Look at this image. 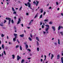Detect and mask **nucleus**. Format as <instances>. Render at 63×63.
<instances>
[{
	"instance_id": "f257e3e1",
	"label": "nucleus",
	"mask_w": 63,
	"mask_h": 63,
	"mask_svg": "<svg viewBox=\"0 0 63 63\" xmlns=\"http://www.w3.org/2000/svg\"><path fill=\"white\" fill-rule=\"evenodd\" d=\"M45 26L46 27H46V29L45 30V31L46 32H46V33L48 34V29H49V25H46Z\"/></svg>"
},
{
	"instance_id": "f03ea898",
	"label": "nucleus",
	"mask_w": 63,
	"mask_h": 63,
	"mask_svg": "<svg viewBox=\"0 0 63 63\" xmlns=\"http://www.w3.org/2000/svg\"><path fill=\"white\" fill-rule=\"evenodd\" d=\"M17 61H18L19 60V59H21V57H19V55H18L17 56Z\"/></svg>"
},
{
	"instance_id": "7ed1b4c3",
	"label": "nucleus",
	"mask_w": 63,
	"mask_h": 63,
	"mask_svg": "<svg viewBox=\"0 0 63 63\" xmlns=\"http://www.w3.org/2000/svg\"><path fill=\"white\" fill-rule=\"evenodd\" d=\"M9 20L8 24H10V23H11V18H9V19L8 20Z\"/></svg>"
},
{
	"instance_id": "20e7f679",
	"label": "nucleus",
	"mask_w": 63,
	"mask_h": 63,
	"mask_svg": "<svg viewBox=\"0 0 63 63\" xmlns=\"http://www.w3.org/2000/svg\"><path fill=\"white\" fill-rule=\"evenodd\" d=\"M28 5V7L29 8H31V3H30V2H28L27 3Z\"/></svg>"
},
{
	"instance_id": "39448f33",
	"label": "nucleus",
	"mask_w": 63,
	"mask_h": 63,
	"mask_svg": "<svg viewBox=\"0 0 63 63\" xmlns=\"http://www.w3.org/2000/svg\"><path fill=\"white\" fill-rule=\"evenodd\" d=\"M21 21V20L20 19V18H19V21H18L17 22V24H19Z\"/></svg>"
},
{
	"instance_id": "423d86ee",
	"label": "nucleus",
	"mask_w": 63,
	"mask_h": 63,
	"mask_svg": "<svg viewBox=\"0 0 63 63\" xmlns=\"http://www.w3.org/2000/svg\"><path fill=\"white\" fill-rule=\"evenodd\" d=\"M52 28L53 29L54 31H55V27L54 26H52Z\"/></svg>"
},
{
	"instance_id": "0eeeda50",
	"label": "nucleus",
	"mask_w": 63,
	"mask_h": 63,
	"mask_svg": "<svg viewBox=\"0 0 63 63\" xmlns=\"http://www.w3.org/2000/svg\"><path fill=\"white\" fill-rule=\"evenodd\" d=\"M40 13H43V9H42V8H41L40 9Z\"/></svg>"
},
{
	"instance_id": "6e6552de",
	"label": "nucleus",
	"mask_w": 63,
	"mask_h": 63,
	"mask_svg": "<svg viewBox=\"0 0 63 63\" xmlns=\"http://www.w3.org/2000/svg\"><path fill=\"white\" fill-rule=\"evenodd\" d=\"M17 34H16V33H14V36H15V38H17Z\"/></svg>"
},
{
	"instance_id": "1a4fd4ad",
	"label": "nucleus",
	"mask_w": 63,
	"mask_h": 63,
	"mask_svg": "<svg viewBox=\"0 0 63 63\" xmlns=\"http://www.w3.org/2000/svg\"><path fill=\"white\" fill-rule=\"evenodd\" d=\"M57 59H59L60 58V55H57Z\"/></svg>"
},
{
	"instance_id": "9d476101",
	"label": "nucleus",
	"mask_w": 63,
	"mask_h": 63,
	"mask_svg": "<svg viewBox=\"0 0 63 63\" xmlns=\"http://www.w3.org/2000/svg\"><path fill=\"white\" fill-rule=\"evenodd\" d=\"M12 56H13L12 58L13 59H15V55H12Z\"/></svg>"
},
{
	"instance_id": "9b49d317",
	"label": "nucleus",
	"mask_w": 63,
	"mask_h": 63,
	"mask_svg": "<svg viewBox=\"0 0 63 63\" xmlns=\"http://www.w3.org/2000/svg\"><path fill=\"white\" fill-rule=\"evenodd\" d=\"M36 2H37L36 4V6H37L39 3V1H38L37 0H36Z\"/></svg>"
},
{
	"instance_id": "f8f14e48",
	"label": "nucleus",
	"mask_w": 63,
	"mask_h": 63,
	"mask_svg": "<svg viewBox=\"0 0 63 63\" xmlns=\"http://www.w3.org/2000/svg\"><path fill=\"white\" fill-rule=\"evenodd\" d=\"M16 38L15 37V38H14L13 39V40L14 41V42H16Z\"/></svg>"
},
{
	"instance_id": "ddd939ff",
	"label": "nucleus",
	"mask_w": 63,
	"mask_h": 63,
	"mask_svg": "<svg viewBox=\"0 0 63 63\" xmlns=\"http://www.w3.org/2000/svg\"><path fill=\"white\" fill-rule=\"evenodd\" d=\"M26 49H27L28 48V46L27 45V44L26 45Z\"/></svg>"
},
{
	"instance_id": "4468645a",
	"label": "nucleus",
	"mask_w": 63,
	"mask_h": 63,
	"mask_svg": "<svg viewBox=\"0 0 63 63\" xmlns=\"http://www.w3.org/2000/svg\"><path fill=\"white\" fill-rule=\"evenodd\" d=\"M61 62L62 63H63V57H62L61 58Z\"/></svg>"
},
{
	"instance_id": "2eb2a0df",
	"label": "nucleus",
	"mask_w": 63,
	"mask_h": 63,
	"mask_svg": "<svg viewBox=\"0 0 63 63\" xmlns=\"http://www.w3.org/2000/svg\"><path fill=\"white\" fill-rule=\"evenodd\" d=\"M28 39L30 41H32V39L31 38V37H29Z\"/></svg>"
},
{
	"instance_id": "dca6fc26",
	"label": "nucleus",
	"mask_w": 63,
	"mask_h": 63,
	"mask_svg": "<svg viewBox=\"0 0 63 63\" xmlns=\"http://www.w3.org/2000/svg\"><path fill=\"white\" fill-rule=\"evenodd\" d=\"M20 36L21 37H23L24 36V34H21L20 35Z\"/></svg>"
},
{
	"instance_id": "f3484780",
	"label": "nucleus",
	"mask_w": 63,
	"mask_h": 63,
	"mask_svg": "<svg viewBox=\"0 0 63 63\" xmlns=\"http://www.w3.org/2000/svg\"><path fill=\"white\" fill-rule=\"evenodd\" d=\"M1 24L0 23V26H3V23H1Z\"/></svg>"
},
{
	"instance_id": "a211bd4d",
	"label": "nucleus",
	"mask_w": 63,
	"mask_h": 63,
	"mask_svg": "<svg viewBox=\"0 0 63 63\" xmlns=\"http://www.w3.org/2000/svg\"><path fill=\"white\" fill-rule=\"evenodd\" d=\"M12 9L13 12H14V11H15V9H14V7H12Z\"/></svg>"
},
{
	"instance_id": "6ab92c4d",
	"label": "nucleus",
	"mask_w": 63,
	"mask_h": 63,
	"mask_svg": "<svg viewBox=\"0 0 63 63\" xmlns=\"http://www.w3.org/2000/svg\"><path fill=\"white\" fill-rule=\"evenodd\" d=\"M60 28H61V26H59L58 28V30H60Z\"/></svg>"
},
{
	"instance_id": "aec40b11",
	"label": "nucleus",
	"mask_w": 63,
	"mask_h": 63,
	"mask_svg": "<svg viewBox=\"0 0 63 63\" xmlns=\"http://www.w3.org/2000/svg\"><path fill=\"white\" fill-rule=\"evenodd\" d=\"M36 43L37 46H38V45H39V42H38V41H36Z\"/></svg>"
},
{
	"instance_id": "412c9836",
	"label": "nucleus",
	"mask_w": 63,
	"mask_h": 63,
	"mask_svg": "<svg viewBox=\"0 0 63 63\" xmlns=\"http://www.w3.org/2000/svg\"><path fill=\"white\" fill-rule=\"evenodd\" d=\"M53 55L52 54L51 58V59H52V58H53Z\"/></svg>"
},
{
	"instance_id": "4be33fe9",
	"label": "nucleus",
	"mask_w": 63,
	"mask_h": 63,
	"mask_svg": "<svg viewBox=\"0 0 63 63\" xmlns=\"http://www.w3.org/2000/svg\"><path fill=\"white\" fill-rule=\"evenodd\" d=\"M60 34H61V35H63V32H60Z\"/></svg>"
},
{
	"instance_id": "5701e85b",
	"label": "nucleus",
	"mask_w": 63,
	"mask_h": 63,
	"mask_svg": "<svg viewBox=\"0 0 63 63\" xmlns=\"http://www.w3.org/2000/svg\"><path fill=\"white\" fill-rule=\"evenodd\" d=\"M36 40H37V41H39V38H38V37H36Z\"/></svg>"
},
{
	"instance_id": "b1692460",
	"label": "nucleus",
	"mask_w": 63,
	"mask_h": 63,
	"mask_svg": "<svg viewBox=\"0 0 63 63\" xmlns=\"http://www.w3.org/2000/svg\"><path fill=\"white\" fill-rule=\"evenodd\" d=\"M20 49L21 50H22V47H21V46H20Z\"/></svg>"
},
{
	"instance_id": "393cba45",
	"label": "nucleus",
	"mask_w": 63,
	"mask_h": 63,
	"mask_svg": "<svg viewBox=\"0 0 63 63\" xmlns=\"http://www.w3.org/2000/svg\"><path fill=\"white\" fill-rule=\"evenodd\" d=\"M44 21H46L47 22L48 21V19H45L44 20Z\"/></svg>"
},
{
	"instance_id": "a878e982",
	"label": "nucleus",
	"mask_w": 63,
	"mask_h": 63,
	"mask_svg": "<svg viewBox=\"0 0 63 63\" xmlns=\"http://www.w3.org/2000/svg\"><path fill=\"white\" fill-rule=\"evenodd\" d=\"M2 48H4V45L2 44Z\"/></svg>"
},
{
	"instance_id": "bb28decb",
	"label": "nucleus",
	"mask_w": 63,
	"mask_h": 63,
	"mask_svg": "<svg viewBox=\"0 0 63 63\" xmlns=\"http://www.w3.org/2000/svg\"><path fill=\"white\" fill-rule=\"evenodd\" d=\"M27 50L29 51L30 52L31 51V50L30 49L28 48L27 49Z\"/></svg>"
},
{
	"instance_id": "cd10ccee",
	"label": "nucleus",
	"mask_w": 63,
	"mask_h": 63,
	"mask_svg": "<svg viewBox=\"0 0 63 63\" xmlns=\"http://www.w3.org/2000/svg\"><path fill=\"white\" fill-rule=\"evenodd\" d=\"M49 24H52V22L51 21H50L49 23Z\"/></svg>"
},
{
	"instance_id": "c85d7f7f",
	"label": "nucleus",
	"mask_w": 63,
	"mask_h": 63,
	"mask_svg": "<svg viewBox=\"0 0 63 63\" xmlns=\"http://www.w3.org/2000/svg\"><path fill=\"white\" fill-rule=\"evenodd\" d=\"M11 22H12V23H14V20H11Z\"/></svg>"
},
{
	"instance_id": "c756f323",
	"label": "nucleus",
	"mask_w": 63,
	"mask_h": 63,
	"mask_svg": "<svg viewBox=\"0 0 63 63\" xmlns=\"http://www.w3.org/2000/svg\"><path fill=\"white\" fill-rule=\"evenodd\" d=\"M58 44H60V41H59V39L58 40Z\"/></svg>"
},
{
	"instance_id": "7c9ffc66",
	"label": "nucleus",
	"mask_w": 63,
	"mask_h": 63,
	"mask_svg": "<svg viewBox=\"0 0 63 63\" xmlns=\"http://www.w3.org/2000/svg\"><path fill=\"white\" fill-rule=\"evenodd\" d=\"M16 14V11H14L13 12L14 14Z\"/></svg>"
},
{
	"instance_id": "2f4dec72",
	"label": "nucleus",
	"mask_w": 63,
	"mask_h": 63,
	"mask_svg": "<svg viewBox=\"0 0 63 63\" xmlns=\"http://www.w3.org/2000/svg\"><path fill=\"white\" fill-rule=\"evenodd\" d=\"M3 53H4V54H5V55H6V52H5V51H4Z\"/></svg>"
},
{
	"instance_id": "473e14b6",
	"label": "nucleus",
	"mask_w": 63,
	"mask_h": 63,
	"mask_svg": "<svg viewBox=\"0 0 63 63\" xmlns=\"http://www.w3.org/2000/svg\"><path fill=\"white\" fill-rule=\"evenodd\" d=\"M30 37H31V38H32L33 37V36H32V34L31 33L30 34Z\"/></svg>"
},
{
	"instance_id": "72a5a7b5",
	"label": "nucleus",
	"mask_w": 63,
	"mask_h": 63,
	"mask_svg": "<svg viewBox=\"0 0 63 63\" xmlns=\"http://www.w3.org/2000/svg\"><path fill=\"white\" fill-rule=\"evenodd\" d=\"M37 50L38 51H39V48L37 47Z\"/></svg>"
},
{
	"instance_id": "f704fd0d",
	"label": "nucleus",
	"mask_w": 63,
	"mask_h": 63,
	"mask_svg": "<svg viewBox=\"0 0 63 63\" xmlns=\"http://www.w3.org/2000/svg\"><path fill=\"white\" fill-rule=\"evenodd\" d=\"M19 47V46L17 45L16 46V48H17V47Z\"/></svg>"
},
{
	"instance_id": "c9c22d12",
	"label": "nucleus",
	"mask_w": 63,
	"mask_h": 63,
	"mask_svg": "<svg viewBox=\"0 0 63 63\" xmlns=\"http://www.w3.org/2000/svg\"><path fill=\"white\" fill-rule=\"evenodd\" d=\"M21 9H22V6H21L20 8L19 9V10L20 11H21Z\"/></svg>"
},
{
	"instance_id": "e433bc0d",
	"label": "nucleus",
	"mask_w": 63,
	"mask_h": 63,
	"mask_svg": "<svg viewBox=\"0 0 63 63\" xmlns=\"http://www.w3.org/2000/svg\"><path fill=\"white\" fill-rule=\"evenodd\" d=\"M46 12H44V13H43L44 16L45 15V14H46Z\"/></svg>"
},
{
	"instance_id": "4c0bfd02",
	"label": "nucleus",
	"mask_w": 63,
	"mask_h": 63,
	"mask_svg": "<svg viewBox=\"0 0 63 63\" xmlns=\"http://www.w3.org/2000/svg\"><path fill=\"white\" fill-rule=\"evenodd\" d=\"M4 34H1V36L2 37H4Z\"/></svg>"
},
{
	"instance_id": "58836bf2",
	"label": "nucleus",
	"mask_w": 63,
	"mask_h": 63,
	"mask_svg": "<svg viewBox=\"0 0 63 63\" xmlns=\"http://www.w3.org/2000/svg\"><path fill=\"white\" fill-rule=\"evenodd\" d=\"M17 42H18V43H19V41L18 39L17 40Z\"/></svg>"
},
{
	"instance_id": "ea45409f",
	"label": "nucleus",
	"mask_w": 63,
	"mask_h": 63,
	"mask_svg": "<svg viewBox=\"0 0 63 63\" xmlns=\"http://www.w3.org/2000/svg\"><path fill=\"white\" fill-rule=\"evenodd\" d=\"M25 5L26 6H28V5L26 3H25Z\"/></svg>"
},
{
	"instance_id": "a19ab883",
	"label": "nucleus",
	"mask_w": 63,
	"mask_h": 63,
	"mask_svg": "<svg viewBox=\"0 0 63 63\" xmlns=\"http://www.w3.org/2000/svg\"><path fill=\"white\" fill-rule=\"evenodd\" d=\"M14 30H16V27H14Z\"/></svg>"
},
{
	"instance_id": "79ce46f5",
	"label": "nucleus",
	"mask_w": 63,
	"mask_h": 63,
	"mask_svg": "<svg viewBox=\"0 0 63 63\" xmlns=\"http://www.w3.org/2000/svg\"><path fill=\"white\" fill-rule=\"evenodd\" d=\"M33 20H32L30 22H31V23H32V22H33Z\"/></svg>"
},
{
	"instance_id": "37998d69",
	"label": "nucleus",
	"mask_w": 63,
	"mask_h": 63,
	"mask_svg": "<svg viewBox=\"0 0 63 63\" xmlns=\"http://www.w3.org/2000/svg\"><path fill=\"white\" fill-rule=\"evenodd\" d=\"M31 22H30V23H29V25H31Z\"/></svg>"
},
{
	"instance_id": "c03bdc74",
	"label": "nucleus",
	"mask_w": 63,
	"mask_h": 63,
	"mask_svg": "<svg viewBox=\"0 0 63 63\" xmlns=\"http://www.w3.org/2000/svg\"><path fill=\"white\" fill-rule=\"evenodd\" d=\"M42 28H44V25H42Z\"/></svg>"
},
{
	"instance_id": "a18cd8bd",
	"label": "nucleus",
	"mask_w": 63,
	"mask_h": 63,
	"mask_svg": "<svg viewBox=\"0 0 63 63\" xmlns=\"http://www.w3.org/2000/svg\"><path fill=\"white\" fill-rule=\"evenodd\" d=\"M9 18L8 17H8H7L6 18V19L8 20L9 19Z\"/></svg>"
},
{
	"instance_id": "49530a36",
	"label": "nucleus",
	"mask_w": 63,
	"mask_h": 63,
	"mask_svg": "<svg viewBox=\"0 0 63 63\" xmlns=\"http://www.w3.org/2000/svg\"><path fill=\"white\" fill-rule=\"evenodd\" d=\"M8 47H5L6 49H8Z\"/></svg>"
},
{
	"instance_id": "de8ad7c7",
	"label": "nucleus",
	"mask_w": 63,
	"mask_h": 63,
	"mask_svg": "<svg viewBox=\"0 0 63 63\" xmlns=\"http://www.w3.org/2000/svg\"><path fill=\"white\" fill-rule=\"evenodd\" d=\"M56 4L57 5H58V2H56Z\"/></svg>"
},
{
	"instance_id": "09e8293b",
	"label": "nucleus",
	"mask_w": 63,
	"mask_h": 63,
	"mask_svg": "<svg viewBox=\"0 0 63 63\" xmlns=\"http://www.w3.org/2000/svg\"><path fill=\"white\" fill-rule=\"evenodd\" d=\"M9 45H11V44H12V43H11L10 42H9Z\"/></svg>"
},
{
	"instance_id": "8fccbe9b",
	"label": "nucleus",
	"mask_w": 63,
	"mask_h": 63,
	"mask_svg": "<svg viewBox=\"0 0 63 63\" xmlns=\"http://www.w3.org/2000/svg\"><path fill=\"white\" fill-rule=\"evenodd\" d=\"M7 21L6 20H4V23H6V22Z\"/></svg>"
},
{
	"instance_id": "3c124183",
	"label": "nucleus",
	"mask_w": 63,
	"mask_h": 63,
	"mask_svg": "<svg viewBox=\"0 0 63 63\" xmlns=\"http://www.w3.org/2000/svg\"><path fill=\"white\" fill-rule=\"evenodd\" d=\"M30 56H32V54L30 53Z\"/></svg>"
},
{
	"instance_id": "603ef678",
	"label": "nucleus",
	"mask_w": 63,
	"mask_h": 63,
	"mask_svg": "<svg viewBox=\"0 0 63 63\" xmlns=\"http://www.w3.org/2000/svg\"><path fill=\"white\" fill-rule=\"evenodd\" d=\"M7 39H9V36H7Z\"/></svg>"
},
{
	"instance_id": "864d4df0",
	"label": "nucleus",
	"mask_w": 63,
	"mask_h": 63,
	"mask_svg": "<svg viewBox=\"0 0 63 63\" xmlns=\"http://www.w3.org/2000/svg\"><path fill=\"white\" fill-rule=\"evenodd\" d=\"M29 60H30V59H31V58H27Z\"/></svg>"
},
{
	"instance_id": "5fc2aeb1",
	"label": "nucleus",
	"mask_w": 63,
	"mask_h": 63,
	"mask_svg": "<svg viewBox=\"0 0 63 63\" xmlns=\"http://www.w3.org/2000/svg\"><path fill=\"white\" fill-rule=\"evenodd\" d=\"M3 54H4V53H2V55H1L2 56H3Z\"/></svg>"
},
{
	"instance_id": "6e6d98bb",
	"label": "nucleus",
	"mask_w": 63,
	"mask_h": 63,
	"mask_svg": "<svg viewBox=\"0 0 63 63\" xmlns=\"http://www.w3.org/2000/svg\"><path fill=\"white\" fill-rule=\"evenodd\" d=\"M21 25L22 27H23V24H22Z\"/></svg>"
},
{
	"instance_id": "4d7b16f0",
	"label": "nucleus",
	"mask_w": 63,
	"mask_h": 63,
	"mask_svg": "<svg viewBox=\"0 0 63 63\" xmlns=\"http://www.w3.org/2000/svg\"><path fill=\"white\" fill-rule=\"evenodd\" d=\"M33 3L34 4H36V2H35V1H34L33 2Z\"/></svg>"
},
{
	"instance_id": "13d9d810",
	"label": "nucleus",
	"mask_w": 63,
	"mask_h": 63,
	"mask_svg": "<svg viewBox=\"0 0 63 63\" xmlns=\"http://www.w3.org/2000/svg\"><path fill=\"white\" fill-rule=\"evenodd\" d=\"M51 9V7H49V9Z\"/></svg>"
},
{
	"instance_id": "bf43d9fd",
	"label": "nucleus",
	"mask_w": 63,
	"mask_h": 63,
	"mask_svg": "<svg viewBox=\"0 0 63 63\" xmlns=\"http://www.w3.org/2000/svg\"><path fill=\"white\" fill-rule=\"evenodd\" d=\"M54 44H55V45H57V43L56 42L54 43Z\"/></svg>"
},
{
	"instance_id": "052dcab7",
	"label": "nucleus",
	"mask_w": 63,
	"mask_h": 63,
	"mask_svg": "<svg viewBox=\"0 0 63 63\" xmlns=\"http://www.w3.org/2000/svg\"><path fill=\"white\" fill-rule=\"evenodd\" d=\"M38 13H37V14L35 16H38Z\"/></svg>"
},
{
	"instance_id": "680f3d73",
	"label": "nucleus",
	"mask_w": 63,
	"mask_h": 63,
	"mask_svg": "<svg viewBox=\"0 0 63 63\" xmlns=\"http://www.w3.org/2000/svg\"><path fill=\"white\" fill-rule=\"evenodd\" d=\"M43 33L44 34H46V32L43 31Z\"/></svg>"
},
{
	"instance_id": "e2e57ef3",
	"label": "nucleus",
	"mask_w": 63,
	"mask_h": 63,
	"mask_svg": "<svg viewBox=\"0 0 63 63\" xmlns=\"http://www.w3.org/2000/svg\"><path fill=\"white\" fill-rule=\"evenodd\" d=\"M61 15H62V16H63V13H61Z\"/></svg>"
},
{
	"instance_id": "0e129e2a",
	"label": "nucleus",
	"mask_w": 63,
	"mask_h": 63,
	"mask_svg": "<svg viewBox=\"0 0 63 63\" xmlns=\"http://www.w3.org/2000/svg\"><path fill=\"white\" fill-rule=\"evenodd\" d=\"M61 28L62 29H63V27L62 26L61 27Z\"/></svg>"
},
{
	"instance_id": "69168bd1",
	"label": "nucleus",
	"mask_w": 63,
	"mask_h": 63,
	"mask_svg": "<svg viewBox=\"0 0 63 63\" xmlns=\"http://www.w3.org/2000/svg\"><path fill=\"white\" fill-rule=\"evenodd\" d=\"M57 11H59V8H58L57 9Z\"/></svg>"
},
{
	"instance_id": "338daca9",
	"label": "nucleus",
	"mask_w": 63,
	"mask_h": 63,
	"mask_svg": "<svg viewBox=\"0 0 63 63\" xmlns=\"http://www.w3.org/2000/svg\"><path fill=\"white\" fill-rule=\"evenodd\" d=\"M41 62H42V61H43V59H41Z\"/></svg>"
},
{
	"instance_id": "774afa93",
	"label": "nucleus",
	"mask_w": 63,
	"mask_h": 63,
	"mask_svg": "<svg viewBox=\"0 0 63 63\" xmlns=\"http://www.w3.org/2000/svg\"><path fill=\"white\" fill-rule=\"evenodd\" d=\"M42 22H40V25H42Z\"/></svg>"
}]
</instances>
